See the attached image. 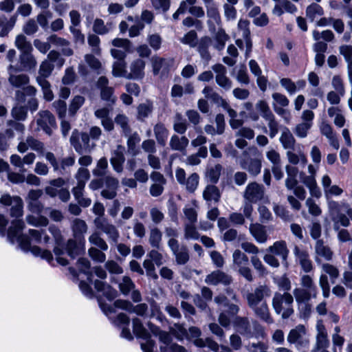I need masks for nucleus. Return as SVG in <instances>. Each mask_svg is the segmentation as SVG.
<instances>
[{
  "mask_svg": "<svg viewBox=\"0 0 352 352\" xmlns=\"http://www.w3.org/2000/svg\"><path fill=\"white\" fill-rule=\"evenodd\" d=\"M74 239H69L65 244V253L72 258L75 259L85 252V236L87 231L86 222L76 218L72 223Z\"/></svg>",
  "mask_w": 352,
  "mask_h": 352,
  "instance_id": "obj_1",
  "label": "nucleus"
},
{
  "mask_svg": "<svg viewBox=\"0 0 352 352\" xmlns=\"http://www.w3.org/2000/svg\"><path fill=\"white\" fill-rule=\"evenodd\" d=\"M232 324L237 333L247 338H258L264 334L263 327L256 320L252 321L251 325L248 317H236Z\"/></svg>",
  "mask_w": 352,
  "mask_h": 352,
  "instance_id": "obj_2",
  "label": "nucleus"
},
{
  "mask_svg": "<svg viewBox=\"0 0 352 352\" xmlns=\"http://www.w3.org/2000/svg\"><path fill=\"white\" fill-rule=\"evenodd\" d=\"M293 303V296L289 292H275L272 301L275 313L281 314L283 319H287L294 314Z\"/></svg>",
  "mask_w": 352,
  "mask_h": 352,
  "instance_id": "obj_3",
  "label": "nucleus"
},
{
  "mask_svg": "<svg viewBox=\"0 0 352 352\" xmlns=\"http://www.w3.org/2000/svg\"><path fill=\"white\" fill-rule=\"evenodd\" d=\"M46 160L53 168L54 173L60 175H65L69 173L68 168L75 164V156L71 155L61 159H57L52 152L45 153Z\"/></svg>",
  "mask_w": 352,
  "mask_h": 352,
  "instance_id": "obj_4",
  "label": "nucleus"
},
{
  "mask_svg": "<svg viewBox=\"0 0 352 352\" xmlns=\"http://www.w3.org/2000/svg\"><path fill=\"white\" fill-rule=\"evenodd\" d=\"M287 340L290 344H294L298 351L307 349L309 345V339L303 324H298L291 329L287 337Z\"/></svg>",
  "mask_w": 352,
  "mask_h": 352,
  "instance_id": "obj_5",
  "label": "nucleus"
},
{
  "mask_svg": "<svg viewBox=\"0 0 352 352\" xmlns=\"http://www.w3.org/2000/svg\"><path fill=\"white\" fill-rule=\"evenodd\" d=\"M71 145L79 155L91 152L90 137L86 132H79L77 129L72 131L69 139Z\"/></svg>",
  "mask_w": 352,
  "mask_h": 352,
  "instance_id": "obj_6",
  "label": "nucleus"
},
{
  "mask_svg": "<svg viewBox=\"0 0 352 352\" xmlns=\"http://www.w3.org/2000/svg\"><path fill=\"white\" fill-rule=\"evenodd\" d=\"M0 204L4 207H10V215L16 219L23 214V201L19 196H11L8 193L0 197Z\"/></svg>",
  "mask_w": 352,
  "mask_h": 352,
  "instance_id": "obj_7",
  "label": "nucleus"
},
{
  "mask_svg": "<svg viewBox=\"0 0 352 352\" xmlns=\"http://www.w3.org/2000/svg\"><path fill=\"white\" fill-rule=\"evenodd\" d=\"M49 231L52 234L56 245L54 248V252L56 256L57 263L63 266L68 265V261L61 257L65 252V244L63 242V237L62 236L60 230L55 226H50L49 227Z\"/></svg>",
  "mask_w": 352,
  "mask_h": 352,
  "instance_id": "obj_8",
  "label": "nucleus"
},
{
  "mask_svg": "<svg viewBox=\"0 0 352 352\" xmlns=\"http://www.w3.org/2000/svg\"><path fill=\"white\" fill-rule=\"evenodd\" d=\"M239 164L241 168L246 170L253 177L257 176L262 168L261 159L251 157L247 151L243 152Z\"/></svg>",
  "mask_w": 352,
  "mask_h": 352,
  "instance_id": "obj_9",
  "label": "nucleus"
},
{
  "mask_svg": "<svg viewBox=\"0 0 352 352\" xmlns=\"http://www.w3.org/2000/svg\"><path fill=\"white\" fill-rule=\"evenodd\" d=\"M37 116L36 124L38 128L51 135L52 129L57 127L55 116L48 110L40 111Z\"/></svg>",
  "mask_w": 352,
  "mask_h": 352,
  "instance_id": "obj_10",
  "label": "nucleus"
},
{
  "mask_svg": "<svg viewBox=\"0 0 352 352\" xmlns=\"http://www.w3.org/2000/svg\"><path fill=\"white\" fill-rule=\"evenodd\" d=\"M271 294L272 291L267 285H259L255 288L253 292L247 294L248 305L250 309L254 308L263 302L264 297H268Z\"/></svg>",
  "mask_w": 352,
  "mask_h": 352,
  "instance_id": "obj_11",
  "label": "nucleus"
},
{
  "mask_svg": "<svg viewBox=\"0 0 352 352\" xmlns=\"http://www.w3.org/2000/svg\"><path fill=\"white\" fill-rule=\"evenodd\" d=\"M168 246L175 256L176 263L178 265H185L188 262L190 256L188 248L186 245L180 246L177 239H170L168 241Z\"/></svg>",
  "mask_w": 352,
  "mask_h": 352,
  "instance_id": "obj_12",
  "label": "nucleus"
},
{
  "mask_svg": "<svg viewBox=\"0 0 352 352\" xmlns=\"http://www.w3.org/2000/svg\"><path fill=\"white\" fill-rule=\"evenodd\" d=\"M96 227L101 230L107 236L111 244H117L120 237V234L116 227L108 222L106 219L97 217L94 220Z\"/></svg>",
  "mask_w": 352,
  "mask_h": 352,
  "instance_id": "obj_13",
  "label": "nucleus"
},
{
  "mask_svg": "<svg viewBox=\"0 0 352 352\" xmlns=\"http://www.w3.org/2000/svg\"><path fill=\"white\" fill-rule=\"evenodd\" d=\"M264 193L263 186L254 182L246 186L243 197L246 201L256 204L263 199Z\"/></svg>",
  "mask_w": 352,
  "mask_h": 352,
  "instance_id": "obj_14",
  "label": "nucleus"
},
{
  "mask_svg": "<svg viewBox=\"0 0 352 352\" xmlns=\"http://www.w3.org/2000/svg\"><path fill=\"white\" fill-rule=\"evenodd\" d=\"M99 306L105 315L114 314L116 312L115 308L121 309L131 313L132 308V302L127 300L118 299L114 301L113 306L108 305L102 301L101 298H98Z\"/></svg>",
  "mask_w": 352,
  "mask_h": 352,
  "instance_id": "obj_15",
  "label": "nucleus"
},
{
  "mask_svg": "<svg viewBox=\"0 0 352 352\" xmlns=\"http://www.w3.org/2000/svg\"><path fill=\"white\" fill-rule=\"evenodd\" d=\"M225 309L219 316V322L224 327H228L231 324V320L237 316L239 312V306L230 301L224 306Z\"/></svg>",
  "mask_w": 352,
  "mask_h": 352,
  "instance_id": "obj_16",
  "label": "nucleus"
},
{
  "mask_svg": "<svg viewBox=\"0 0 352 352\" xmlns=\"http://www.w3.org/2000/svg\"><path fill=\"white\" fill-rule=\"evenodd\" d=\"M103 187L101 191V196L107 199H113L117 196V191L119 188V181L117 178L110 175L103 177Z\"/></svg>",
  "mask_w": 352,
  "mask_h": 352,
  "instance_id": "obj_17",
  "label": "nucleus"
},
{
  "mask_svg": "<svg viewBox=\"0 0 352 352\" xmlns=\"http://www.w3.org/2000/svg\"><path fill=\"white\" fill-rule=\"evenodd\" d=\"M266 252L280 257L283 266L285 268L288 267L287 258L289 251L285 241L280 240L274 242L272 245L266 249Z\"/></svg>",
  "mask_w": 352,
  "mask_h": 352,
  "instance_id": "obj_18",
  "label": "nucleus"
},
{
  "mask_svg": "<svg viewBox=\"0 0 352 352\" xmlns=\"http://www.w3.org/2000/svg\"><path fill=\"white\" fill-rule=\"evenodd\" d=\"M205 283L211 285H223L226 287L232 283V278L226 272L217 270L206 276Z\"/></svg>",
  "mask_w": 352,
  "mask_h": 352,
  "instance_id": "obj_19",
  "label": "nucleus"
},
{
  "mask_svg": "<svg viewBox=\"0 0 352 352\" xmlns=\"http://www.w3.org/2000/svg\"><path fill=\"white\" fill-rule=\"evenodd\" d=\"M20 50V69L19 70H30L36 65V61L31 54L32 45H16Z\"/></svg>",
  "mask_w": 352,
  "mask_h": 352,
  "instance_id": "obj_20",
  "label": "nucleus"
},
{
  "mask_svg": "<svg viewBox=\"0 0 352 352\" xmlns=\"http://www.w3.org/2000/svg\"><path fill=\"white\" fill-rule=\"evenodd\" d=\"M95 289L100 292L109 301H112L118 296V291L106 283L96 280L94 282Z\"/></svg>",
  "mask_w": 352,
  "mask_h": 352,
  "instance_id": "obj_21",
  "label": "nucleus"
},
{
  "mask_svg": "<svg viewBox=\"0 0 352 352\" xmlns=\"http://www.w3.org/2000/svg\"><path fill=\"white\" fill-rule=\"evenodd\" d=\"M145 62L142 59L133 61L130 65L131 72L128 73L127 79L141 80L144 76Z\"/></svg>",
  "mask_w": 352,
  "mask_h": 352,
  "instance_id": "obj_22",
  "label": "nucleus"
},
{
  "mask_svg": "<svg viewBox=\"0 0 352 352\" xmlns=\"http://www.w3.org/2000/svg\"><path fill=\"white\" fill-rule=\"evenodd\" d=\"M25 227V223L21 219H16L12 222V225L8 230V239L14 243L19 237L23 236L21 232Z\"/></svg>",
  "mask_w": 352,
  "mask_h": 352,
  "instance_id": "obj_23",
  "label": "nucleus"
},
{
  "mask_svg": "<svg viewBox=\"0 0 352 352\" xmlns=\"http://www.w3.org/2000/svg\"><path fill=\"white\" fill-rule=\"evenodd\" d=\"M318 334L316 336V343L312 352H316L322 349H327L329 345V340L327 338V333L323 324H318Z\"/></svg>",
  "mask_w": 352,
  "mask_h": 352,
  "instance_id": "obj_24",
  "label": "nucleus"
},
{
  "mask_svg": "<svg viewBox=\"0 0 352 352\" xmlns=\"http://www.w3.org/2000/svg\"><path fill=\"white\" fill-rule=\"evenodd\" d=\"M188 144L189 140L186 136L179 137L175 134L171 136L169 142V146L173 151H179L183 154L186 153Z\"/></svg>",
  "mask_w": 352,
  "mask_h": 352,
  "instance_id": "obj_25",
  "label": "nucleus"
},
{
  "mask_svg": "<svg viewBox=\"0 0 352 352\" xmlns=\"http://www.w3.org/2000/svg\"><path fill=\"white\" fill-rule=\"evenodd\" d=\"M251 309L254 311L255 316L260 320L265 322L267 324L273 323L274 320L270 316V310L266 301L262 302L259 305H257Z\"/></svg>",
  "mask_w": 352,
  "mask_h": 352,
  "instance_id": "obj_26",
  "label": "nucleus"
},
{
  "mask_svg": "<svg viewBox=\"0 0 352 352\" xmlns=\"http://www.w3.org/2000/svg\"><path fill=\"white\" fill-rule=\"evenodd\" d=\"M17 20V14L12 16L8 21L4 14H0V37L6 36L10 31L12 30Z\"/></svg>",
  "mask_w": 352,
  "mask_h": 352,
  "instance_id": "obj_27",
  "label": "nucleus"
},
{
  "mask_svg": "<svg viewBox=\"0 0 352 352\" xmlns=\"http://www.w3.org/2000/svg\"><path fill=\"white\" fill-rule=\"evenodd\" d=\"M250 232L258 243H263L267 241L268 236L264 226L252 223L250 226Z\"/></svg>",
  "mask_w": 352,
  "mask_h": 352,
  "instance_id": "obj_28",
  "label": "nucleus"
},
{
  "mask_svg": "<svg viewBox=\"0 0 352 352\" xmlns=\"http://www.w3.org/2000/svg\"><path fill=\"white\" fill-rule=\"evenodd\" d=\"M285 170L287 173V178L285 181V185L288 190H291L296 185L298 184V181L297 179L298 169L295 166L287 165L285 166Z\"/></svg>",
  "mask_w": 352,
  "mask_h": 352,
  "instance_id": "obj_29",
  "label": "nucleus"
},
{
  "mask_svg": "<svg viewBox=\"0 0 352 352\" xmlns=\"http://www.w3.org/2000/svg\"><path fill=\"white\" fill-rule=\"evenodd\" d=\"M153 131L157 143L164 146L168 135V130L165 125L162 122L157 123L153 127Z\"/></svg>",
  "mask_w": 352,
  "mask_h": 352,
  "instance_id": "obj_30",
  "label": "nucleus"
},
{
  "mask_svg": "<svg viewBox=\"0 0 352 352\" xmlns=\"http://www.w3.org/2000/svg\"><path fill=\"white\" fill-rule=\"evenodd\" d=\"M133 332L137 338L142 339L151 338V334L144 327L141 320L138 318L132 319Z\"/></svg>",
  "mask_w": 352,
  "mask_h": 352,
  "instance_id": "obj_31",
  "label": "nucleus"
},
{
  "mask_svg": "<svg viewBox=\"0 0 352 352\" xmlns=\"http://www.w3.org/2000/svg\"><path fill=\"white\" fill-rule=\"evenodd\" d=\"M153 111V104L152 102L148 100L146 102L140 104L137 107V120L144 122L152 113Z\"/></svg>",
  "mask_w": 352,
  "mask_h": 352,
  "instance_id": "obj_32",
  "label": "nucleus"
},
{
  "mask_svg": "<svg viewBox=\"0 0 352 352\" xmlns=\"http://www.w3.org/2000/svg\"><path fill=\"white\" fill-rule=\"evenodd\" d=\"M170 60L163 58H156L153 63V70L154 75L162 72V75H166L169 71Z\"/></svg>",
  "mask_w": 352,
  "mask_h": 352,
  "instance_id": "obj_33",
  "label": "nucleus"
},
{
  "mask_svg": "<svg viewBox=\"0 0 352 352\" xmlns=\"http://www.w3.org/2000/svg\"><path fill=\"white\" fill-rule=\"evenodd\" d=\"M114 122L122 130L124 136H129L131 133L129 118L124 113H118L114 118Z\"/></svg>",
  "mask_w": 352,
  "mask_h": 352,
  "instance_id": "obj_34",
  "label": "nucleus"
},
{
  "mask_svg": "<svg viewBox=\"0 0 352 352\" xmlns=\"http://www.w3.org/2000/svg\"><path fill=\"white\" fill-rule=\"evenodd\" d=\"M315 251L318 256L324 258L326 261H331L333 257V252L331 248L324 244L322 239H318L316 243Z\"/></svg>",
  "mask_w": 352,
  "mask_h": 352,
  "instance_id": "obj_35",
  "label": "nucleus"
},
{
  "mask_svg": "<svg viewBox=\"0 0 352 352\" xmlns=\"http://www.w3.org/2000/svg\"><path fill=\"white\" fill-rule=\"evenodd\" d=\"M203 197L206 201H214L217 203L220 200L221 193L216 186L208 185L203 192Z\"/></svg>",
  "mask_w": 352,
  "mask_h": 352,
  "instance_id": "obj_36",
  "label": "nucleus"
},
{
  "mask_svg": "<svg viewBox=\"0 0 352 352\" xmlns=\"http://www.w3.org/2000/svg\"><path fill=\"white\" fill-rule=\"evenodd\" d=\"M280 142L285 149H294L296 140L288 128H284L280 138Z\"/></svg>",
  "mask_w": 352,
  "mask_h": 352,
  "instance_id": "obj_37",
  "label": "nucleus"
},
{
  "mask_svg": "<svg viewBox=\"0 0 352 352\" xmlns=\"http://www.w3.org/2000/svg\"><path fill=\"white\" fill-rule=\"evenodd\" d=\"M340 52L347 63L349 80L352 82V45H340Z\"/></svg>",
  "mask_w": 352,
  "mask_h": 352,
  "instance_id": "obj_38",
  "label": "nucleus"
},
{
  "mask_svg": "<svg viewBox=\"0 0 352 352\" xmlns=\"http://www.w3.org/2000/svg\"><path fill=\"white\" fill-rule=\"evenodd\" d=\"M77 265L79 270L87 276L88 282H93V272L91 270L90 261L86 258H80L78 259Z\"/></svg>",
  "mask_w": 352,
  "mask_h": 352,
  "instance_id": "obj_39",
  "label": "nucleus"
},
{
  "mask_svg": "<svg viewBox=\"0 0 352 352\" xmlns=\"http://www.w3.org/2000/svg\"><path fill=\"white\" fill-rule=\"evenodd\" d=\"M169 331L170 334L179 341L184 340L187 336V329L184 323H175L169 328Z\"/></svg>",
  "mask_w": 352,
  "mask_h": 352,
  "instance_id": "obj_40",
  "label": "nucleus"
},
{
  "mask_svg": "<svg viewBox=\"0 0 352 352\" xmlns=\"http://www.w3.org/2000/svg\"><path fill=\"white\" fill-rule=\"evenodd\" d=\"M293 294L299 305L308 302L311 296H313V292L302 288H296Z\"/></svg>",
  "mask_w": 352,
  "mask_h": 352,
  "instance_id": "obj_41",
  "label": "nucleus"
},
{
  "mask_svg": "<svg viewBox=\"0 0 352 352\" xmlns=\"http://www.w3.org/2000/svg\"><path fill=\"white\" fill-rule=\"evenodd\" d=\"M113 156L110 159V162L117 173H121L123 169V164L125 161L124 154L122 151H115Z\"/></svg>",
  "mask_w": 352,
  "mask_h": 352,
  "instance_id": "obj_42",
  "label": "nucleus"
},
{
  "mask_svg": "<svg viewBox=\"0 0 352 352\" xmlns=\"http://www.w3.org/2000/svg\"><path fill=\"white\" fill-rule=\"evenodd\" d=\"M38 84L41 87L44 99L47 101H52L54 98V94L51 89V85L46 79L41 77H36Z\"/></svg>",
  "mask_w": 352,
  "mask_h": 352,
  "instance_id": "obj_43",
  "label": "nucleus"
},
{
  "mask_svg": "<svg viewBox=\"0 0 352 352\" xmlns=\"http://www.w3.org/2000/svg\"><path fill=\"white\" fill-rule=\"evenodd\" d=\"M118 287L120 292L126 296L135 289V285L129 276H124L122 277L121 282L119 283Z\"/></svg>",
  "mask_w": 352,
  "mask_h": 352,
  "instance_id": "obj_44",
  "label": "nucleus"
},
{
  "mask_svg": "<svg viewBox=\"0 0 352 352\" xmlns=\"http://www.w3.org/2000/svg\"><path fill=\"white\" fill-rule=\"evenodd\" d=\"M324 14L323 8L316 3H312L306 8V16L310 21L313 22L316 16H322Z\"/></svg>",
  "mask_w": 352,
  "mask_h": 352,
  "instance_id": "obj_45",
  "label": "nucleus"
},
{
  "mask_svg": "<svg viewBox=\"0 0 352 352\" xmlns=\"http://www.w3.org/2000/svg\"><path fill=\"white\" fill-rule=\"evenodd\" d=\"M125 60H116L113 63L112 74L115 77H124L127 79L128 72L126 69Z\"/></svg>",
  "mask_w": 352,
  "mask_h": 352,
  "instance_id": "obj_46",
  "label": "nucleus"
},
{
  "mask_svg": "<svg viewBox=\"0 0 352 352\" xmlns=\"http://www.w3.org/2000/svg\"><path fill=\"white\" fill-rule=\"evenodd\" d=\"M313 36L315 41H317L316 44H324L323 42L320 41V39L326 42H331L334 38V34L330 30H327L320 32L317 30L313 32Z\"/></svg>",
  "mask_w": 352,
  "mask_h": 352,
  "instance_id": "obj_47",
  "label": "nucleus"
},
{
  "mask_svg": "<svg viewBox=\"0 0 352 352\" xmlns=\"http://www.w3.org/2000/svg\"><path fill=\"white\" fill-rule=\"evenodd\" d=\"M221 170L222 166L219 164H217L214 166L208 168L206 172V177L212 184H215L219 182Z\"/></svg>",
  "mask_w": 352,
  "mask_h": 352,
  "instance_id": "obj_48",
  "label": "nucleus"
},
{
  "mask_svg": "<svg viewBox=\"0 0 352 352\" xmlns=\"http://www.w3.org/2000/svg\"><path fill=\"white\" fill-rule=\"evenodd\" d=\"M9 82L15 87H21L23 85H28L30 79L26 74L14 75L10 74L8 78Z\"/></svg>",
  "mask_w": 352,
  "mask_h": 352,
  "instance_id": "obj_49",
  "label": "nucleus"
},
{
  "mask_svg": "<svg viewBox=\"0 0 352 352\" xmlns=\"http://www.w3.org/2000/svg\"><path fill=\"white\" fill-rule=\"evenodd\" d=\"M162 239V234L157 228L151 229L148 241L151 247L160 248V243Z\"/></svg>",
  "mask_w": 352,
  "mask_h": 352,
  "instance_id": "obj_50",
  "label": "nucleus"
},
{
  "mask_svg": "<svg viewBox=\"0 0 352 352\" xmlns=\"http://www.w3.org/2000/svg\"><path fill=\"white\" fill-rule=\"evenodd\" d=\"M85 100V98L82 96H76L72 99L69 106V113L71 116H74L76 113L84 104Z\"/></svg>",
  "mask_w": 352,
  "mask_h": 352,
  "instance_id": "obj_51",
  "label": "nucleus"
},
{
  "mask_svg": "<svg viewBox=\"0 0 352 352\" xmlns=\"http://www.w3.org/2000/svg\"><path fill=\"white\" fill-rule=\"evenodd\" d=\"M108 168V161L105 157L100 158L96 168L93 170V174L97 177L106 176V170Z\"/></svg>",
  "mask_w": 352,
  "mask_h": 352,
  "instance_id": "obj_52",
  "label": "nucleus"
},
{
  "mask_svg": "<svg viewBox=\"0 0 352 352\" xmlns=\"http://www.w3.org/2000/svg\"><path fill=\"white\" fill-rule=\"evenodd\" d=\"M256 109L258 111L260 112L261 116L265 120L274 114L271 111L267 102L263 100H258L256 102Z\"/></svg>",
  "mask_w": 352,
  "mask_h": 352,
  "instance_id": "obj_53",
  "label": "nucleus"
},
{
  "mask_svg": "<svg viewBox=\"0 0 352 352\" xmlns=\"http://www.w3.org/2000/svg\"><path fill=\"white\" fill-rule=\"evenodd\" d=\"M232 257L234 263L239 268H240L241 266H246L249 264L248 257L239 250H236L234 252Z\"/></svg>",
  "mask_w": 352,
  "mask_h": 352,
  "instance_id": "obj_54",
  "label": "nucleus"
},
{
  "mask_svg": "<svg viewBox=\"0 0 352 352\" xmlns=\"http://www.w3.org/2000/svg\"><path fill=\"white\" fill-rule=\"evenodd\" d=\"M114 89L111 87H106L100 90V98L102 100L109 102L110 105L114 104L116 101V97L113 96Z\"/></svg>",
  "mask_w": 352,
  "mask_h": 352,
  "instance_id": "obj_55",
  "label": "nucleus"
},
{
  "mask_svg": "<svg viewBox=\"0 0 352 352\" xmlns=\"http://www.w3.org/2000/svg\"><path fill=\"white\" fill-rule=\"evenodd\" d=\"M199 177L197 173H192L187 179H186V190L189 192H194L197 188L199 184Z\"/></svg>",
  "mask_w": 352,
  "mask_h": 352,
  "instance_id": "obj_56",
  "label": "nucleus"
},
{
  "mask_svg": "<svg viewBox=\"0 0 352 352\" xmlns=\"http://www.w3.org/2000/svg\"><path fill=\"white\" fill-rule=\"evenodd\" d=\"M12 116L19 121H24L27 118L28 108L25 106L14 107L11 111Z\"/></svg>",
  "mask_w": 352,
  "mask_h": 352,
  "instance_id": "obj_57",
  "label": "nucleus"
},
{
  "mask_svg": "<svg viewBox=\"0 0 352 352\" xmlns=\"http://www.w3.org/2000/svg\"><path fill=\"white\" fill-rule=\"evenodd\" d=\"M89 242L99 248L102 251H106L108 249V245L106 241L100 237L98 232L93 233L89 238Z\"/></svg>",
  "mask_w": 352,
  "mask_h": 352,
  "instance_id": "obj_58",
  "label": "nucleus"
},
{
  "mask_svg": "<svg viewBox=\"0 0 352 352\" xmlns=\"http://www.w3.org/2000/svg\"><path fill=\"white\" fill-rule=\"evenodd\" d=\"M54 67V65L50 62L43 61L40 65L38 76L37 77H41V78H43L44 79H46L51 75Z\"/></svg>",
  "mask_w": 352,
  "mask_h": 352,
  "instance_id": "obj_59",
  "label": "nucleus"
},
{
  "mask_svg": "<svg viewBox=\"0 0 352 352\" xmlns=\"http://www.w3.org/2000/svg\"><path fill=\"white\" fill-rule=\"evenodd\" d=\"M333 224V229L335 230H339L340 226L338 223H340L343 227H348L350 225L349 219L346 217V214L343 213H338L336 217L332 218Z\"/></svg>",
  "mask_w": 352,
  "mask_h": 352,
  "instance_id": "obj_60",
  "label": "nucleus"
},
{
  "mask_svg": "<svg viewBox=\"0 0 352 352\" xmlns=\"http://www.w3.org/2000/svg\"><path fill=\"white\" fill-rule=\"evenodd\" d=\"M265 120L268 122V126L270 129L269 135L271 138H274L278 133L279 124L276 120V118L274 114Z\"/></svg>",
  "mask_w": 352,
  "mask_h": 352,
  "instance_id": "obj_61",
  "label": "nucleus"
},
{
  "mask_svg": "<svg viewBox=\"0 0 352 352\" xmlns=\"http://www.w3.org/2000/svg\"><path fill=\"white\" fill-rule=\"evenodd\" d=\"M273 210L276 215L284 221H289L291 219L289 211L284 206L274 204Z\"/></svg>",
  "mask_w": 352,
  "mask_h": 352,
  "instance_id": "obj_62",
  "label": "nucleus"
},
{
  "mask_svg": "<svg viewBox=\"0 0 352 352\" xmlns=\"http://www.w3.org/2000/svg\"><path fill=\"white\" fill-rule=\"evenodd\" d=\"M276 283L279 290L284 292H288L292 288L291 281L285 274L278 278Z\"/></svg>",
  "mask_w": 352,
  "mask_h": 352,
  "instance_id": "obj_63",
  "label": "nucleus"
},
{
  "mask_svg": "<svg viewBox=\"0 0 352 352\" xmlns=\"http://www.w3.org/2000/svg\"><path fill=\"white\" fill-rule=\"evenodd\" d=\"M52 106L55 109L58 118L60 119H63L67 111L66 102L64 100H58L53 102Z\"/></svg>",
  "mask_w": 352,
  "mask_h": 352,
  "instance_id": "obj_64",
  "label": "nucleus"
}]
</instances>
